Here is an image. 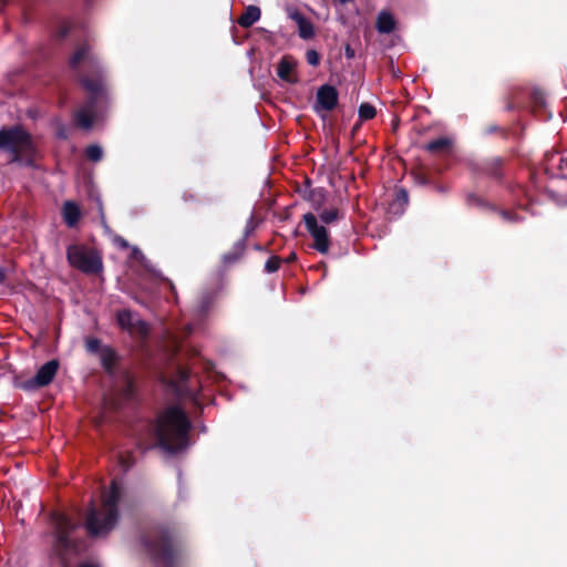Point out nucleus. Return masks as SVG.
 I'll return each instance as SVG.
<instances>
[{"mask_svg": "<svg viewBox=\"0 0 567 567\" xmlns=\"http://www.w3.org/2000/svg\"><path fill=\"white\" fill-rule=\"evenodd\" d=\"M59 363L56 360H51L44 363L35 373V375L20 384L27 391H32L48 385L56 374Z\"/></svg>", "mask_w": 567, "mask_h": 567, "instance_id": "1a4fd4ad", "label": "nucleus"}, {"mask_svg": "<svg viewBox=\"0 0 567 567\" xmlns=\"http://www.w3.org/2000/svg\"><path fill=\"white\" fill-rule=\"evenodd\" d=\"M260 9L255 6H249L245 13L239 18L238 22L241 27L248 28L260 19Z\"/></svg>", "mask_w": 567, "mask_h": 567, "instance_id": "f3484780", "label": "nucleus"}, {"mask_svg": "<svg viewBox=\"0 0 567 567\" xmlns=\"http://www.w3.org/2000/svg\"><path fill=\"white\" fill-rule=\"evenodd\" d=\"M66 33H68V27H66V25L61 27V29H60V34H59V35H60L61 38H63V37H65V35H66Z\"/></svg>", "mask_w": 567, "mask_h": 567, "instance_id": "72a5a7b5", "label": "nucleus"}, {"mask_svg": "<svg viewBox=\"0 0 567 567\" xmlns=\"http://www.w3.org/2000/svg\"><path fill=\"white\" fill-rule=\"evenodd\" d=\"M66 257L71 266L83 272L95 274L102 269V262L97 255L82 246H70Z\"/></svg>", "mask_w": 567, "mask_h": 567, "instance_id": "39448f33", "label": "nucleus"}, {"mask_svg": "<svg viewBox=\"0 0 567 567\" xmlns=\"http://www.w3.org/2000/svg\"><path fill=\"white\" fill-rule=\"evenodd\" d=\"M152 551L155 554V555H159V551H163V554L166 553V545H162V548L161 549H157V548H153Z\"/></svg>", "mask_w": 567, "mask_h": 567, "instance_id": "2f4dec72", "label": "nucleus"}, {"mask_svg": "<svg viewBox=\"0 0 567 567\" xmlns=\"http://www.w3.org/2000/svg\"><path fill=\"white\" fill-rule=\"evenodd\" d=\"M54 527V547L58 551L71 549L74 547L70 538L71 533L78 527L65 514L55 513L52 516Z\"/></svg>", "mask_w": 567, "mask_h": 567, "instance_id": "423d86ee", "label": "nucleus"}, {"mask_svg": "<svg viewBox=\"0 0 567 567\" xmlns=\"http://www.w3.org/2000/svg\"><path fill=\"white\" fill-rule=\"evenodd\" d=\"M237 258H238L237 256L225 255L224 256V261L225 262H231V261H235Z\"/></svg>", "mask_w": 567, "mask_h": 567, "instance_id": "7c9ffc66", "label": "nucleus"}, {"mask_svg": "<svg viewBox=\"0 0 567 567\" xmlns=\"http://www.w3.org/2000/svg\"><path fill=\"white\" fill-rule=\"evenodd\" d=\"M86 350L91 353H101V349H103L104 347L101 346V342L100 340L95 339V338H91V339H87L86 340Z\"/></svg>", "mask_w": 567, "mask_h": 567, "instance_id": "5701e85b", "label": "nucleus"}, {"mask_svg": "<svg viewBox=\"0 0 567 567\" xmlns=\"http://www.w3.org/2000/svg\"><path fill=\"white\" fill-rule=\"evenodd\" d=\"M59 136H60V137H62V138H64V137H65L64 132H59Z\"/></svg>", "mask_w": 567, "mask_h": 567, "instance_id": "ea45409f", "label": "nucleus"}, {"mask_svg": "<svg viewBox=\"0 0 567 567\" xmlns=\"http://www.w3.org/2000/svg\"><path fill=\"white\" fill-rule=\"evenodd\" d=\"M63 218L69 227L76 225L80 218V208L73 202H65L62 209Z\"/></svg>", "mask_w": 567, "mask_h": 567, "instance_id": "2eb2a0df", "label": "nucleus"}, {"mask_svg": "<svg viewBox=\"0 0 567 567\" xmlns=\"http://www.w3.org/2000/svg\"><path fill=\"white\" fill-rule=\"evenodd\" d=\"M395 22L389 12H380L377 19V29L380 33H390L394 30Z\"/></svg>", "mask_w": 567, "mask_h": 567, "instance_id": "dca6fc26", "label": "nucleus"}, {"mask_svg": "<svg viewBox=\"0 0 567 567\" xmlns=\"http://www.w3.org/2000/svg\"><path fill=\"white\" fill-rule=\"evenodd\" d=\"M333 1L337 3H340V4H344V3L349 2L350 0H333Z\"/></svg>", "mask_w": 567, "mask_h": 567, "instance_id": "58836bf2", "label": "nucleus"}, {"mask_svg": "<svg viewBox=\"0 0 567 567\" xmlns=\"http://www.w3.org/2000/svg\"><path fill=\"white\" fill-rule=\"evenodd\" d=\"M189 379V374L186 370L179 369L176 374V379L171 380L168 382V386L178 395H192L193 390H190L187 385Z\"/></svg>", "mask_w": 567, "mask_h": 567, "instance_id": "9b49d317", "label": "nucleus"}, {"mask_svg": "<svg viewBox=\"0 0 567 567\" xmlns=\"http://www.w3.org/2000/svg\"><path fill=\"white\" fill-rule=\"evenodd\" d=\"M79 567H97V566H96V565H94V564H89V563H87V564H82V565H80Z\"/></svg>", "mask_w": 567, "mask_h": 567, "instance_id": "4c0bfd02", "label": "nucleus"}, {"mask_svg": "<svg viewBox=\"0 0 567 567\" xmlns=\"http://www.w3.org/2000/svg\"><path fill=\"white\" fill-rule=\"evenodd\" d=\"M451 140L447 137H440L426 144L425 148L432 153H439L450 147Z\"/></svg>", "mask_w": 567, "mask_h": 567, "instance_id": "a211bd4d", "label": "nucleus"}, {"mask_svg": "<svg viewBox=\"0 0 567 567\" xmlns=\"http://www.w3.org/2000/svg\"><path fill=\"white\" fill-rule=\"evenodd\" d=\"M122 496V488L113 481L111 488L103 495L102 507H92L86 518V528L92 536H104L113 529L117 522V504Z\"/></svg>", "mask_w": 567, "mask_h": 567, "instance_id": "7ed1b4c3", "label": "nucleus"}, {"mask_svg": "<svg viewBox=\"0 0 567 567\" xmlns=\"http://www.w3.org/2000/svg\"><path fill=\"white\" fill-rule=\"evenodd\" d=\"M346 54L348 58H353V55H354L353 51L349 47H347V49H346Z\"/></svg>", "mask_w": 567, "mask_h": 567, "instance_id": "c9c22d12", "label": "nucleus"}, {"mask_svg": "<svg viewBox=\"0 0 567 567\" xmlns=\"http://www.w3.org/2000/svg\"><path fill=\"white\" fill-rule=\"evenodd\" d=\"M131 256H132V258L136 259L142 266H144L145 268H148V260L146 259L144 254L137 247L132 248Z\"/></svg>", "mask_w": 567, "mask_h": 567, "instance_id": "b1692460", "label": "nucleus"}, {"mask_svg": "<svg viewBox=\"0 0 567 567\" xmlns=\"http://www.w3.org/2000/svg\"><path fill=\"white\" fill-rule=\"evenodd\" d=\"M319 218L324 224H330L339 218L338 209H326L320 213Z\"/></svg>", "mask_w": 567, "mask_h": 567, "instance_id": "4be33fe9", "label": "nucleus"}, {"mask_svg": "<svg viewBox=\"0 0 567 567\" xmlns=\"http://www.w3.org/2000/svg\"><path fill=\"white\" fill-rule=\"evenodd\" d=\"M189 429L190 422L186 413L177 406H171L157 419L155 431L158 444L168 453L178 452L189 443Z\"/></svg>", "mask_w": 567, "mask_h": 567, "instance_id": "f03ea898", "label": "nucleus"}, {"mask_svg": "<svg viewBox=\"0 0 567 567\" xmlns=\"http://www.w3.org/2000/svg\"><path fill=\"white\" fill-rule=\"evenodd\" d=\"M6 279V270L0 268V284H2Z\"/></svg>", "mask_w": 567, "mask_h": 567, "instance_id": "f704fd0d", "label": "nucleus"}, {"mask_svg": "<svg viewBox=\"0 0 567 567\" xmlns=\"http://www.w3.org/2000/svg\"><path fill=\"white\" fill-rule=\"evenodd\" d=\"M557 167L559 173L558 176L561 178H567V156L563 157L559 154L548 155L546 158V169H553Z\"/></svg>", "mask_w": 567, "mask_h": 567, "instance_id": "4468645a", "label": "nucleus"}, {"mask_svg": "<svg viewBox=\"0 0 567 567\" xmlns=\"http://www.w3.org/2000/svg\"><path fill=\"white\" fill-rule=\"evenodd\" d=\"M556 202L560 205H566L567 204V200L566 199H563V198H556Z\"/></svg>", "mask_w": 567, "mask_h": 567, "instance_id": "e433bc0d", "label": "nucleus"}, {"mask_svg": "<svg viewBox=\"0 0 567 567\" xmlns=\"http://www.w3.org/2000/svg\"><path fill=\"white\" fill-rule=\"evenodd\" d=\"M396 204L406 205L408 203V193L404 189H400L396 195Z\"/></svg>", "mask_w": 567, "mask_h": 567, "instance_id": "bb28decb", "label": "nucleus"}, {"mask_svg": "<svg viewBox=\"0 0 567 567\" xmlns=\"http://www.w3.org/2000/svg\"><path fill=\"white\" fill-rule=\"evenodd\" d=\"M86 156L93 162H99L103 156V150L100 145L93 144L87 146Z\"/></svg>", "mask_w": 567, "mask_h": 567, "instance_id": "412c9836", "label": "nucleus"}, {"mask_svg": "<svg viewBox=\"0 0 567 567\" xmlns=\"http://www.w3.org/2000/svg\"><path fill=\"white\" fill-rule=\"evenodd\" d=\"M279 265H280V258L278 257H270L266 264H265V268L268 272H275L278 268H279Z\"/></svg>", "mask_w": 567, "mask_h": 567, "instance_id": "393cba45", "label": "nucleus"}, {"mask_svg": "<svg viewBox=\"0 0 567 567\" xmlns=\"http://www.w3.org/2000/svg\"><path fill=\"white\" fill-rule=\"evenodd\" d=\"M307 62L310 65H317L319 63V54L315 50H309L306 54Z\"/></svg>", "mask_w": 567, "mask_h": 567, "instance_id": "a878e982", "label": "nucleus"}, {"mask_svg": "<svg viewBox=\"0 0 567 567\" xmlns=\"http://www.w3.org/2000/svg\"><path fill=\"white\" fill-rule=\"evenodd\" d=\"M338 102V93L333 86L322 85L317 92L316 111H331Z\"/></svg>", "mask_w": 567, "mask_h": 567, "instance_id": "9d476101", "label": "nucleus"}, {"mask_svg": "<svg viewBox=\"0 0 567 567\" xmlns=\"http://www.w3.org/2000/svg\"><path fill=\"white\" fill-rule=\"evenodd\" d=\"M289 17L298 24L299 35L302 39H310L313 37L315 30L312 23L301 13L293 11L289 14Z\"/></svg>", "mask_w": 567, "mask_h": 567, "instance_id": "ddd939ff", "label": "nucleus"}, {"mask_svg": "<svg viewBox=\"0 0 567 567\" xmlns=\"http://www.w3.org/2000/svg\"><path fill=\"white\" fill-rule=\"evenodd\" d=\"M114 244L123 249L128 248V243L121 236H115L113 239Z\"/></svg>", "mask_w": 567, "mask_h": 567, "instance_id": "c85d7f7f", "label": "nucleus"}, {"mask_svg": "<svg viewBox=\"0 0 567 567\" xmlns=\"http://www.w3.org/2000/svg\"><path fill=\"white\" fill-rule=\"evenodd\" d=\"M0 151L11 155L12 162L30 157L34 153L31 136L20 126L0 130Z\"/></svg>", "mask_w": 567, "mask_h": 567, "instance_id": "20e7f679", "label": "nucleus"}, {"mask_svg": "<svg viewBox=\"0 0 567 567\" xmlns=\"http://www.w3.org/2000/svg\"><path fill=\"white\" fill-rule=\"evenodd\" d=\"M96 206L99 208V213H100V217H101V221H102V225L107 228L106 226V223H105V216H104V212H103V204H102V200L97 197L96 198Z\"/></svg>", "mask_w": 567, "mask_h": 567, "instance_id": "cd10ccee", "label": "nucleus"}, {"mask_svg": "<svg viewBox=\"0 0 567 567\" xmlns=\"http://www.w3.org/2000/svg\"><path fill=\"white\" fill-rule=\"evenodd\" d=\"M116 321L121 329L131 336L144 338L150 332L148 324L140 318V316L128 309L120 310L116 313Z\"/></svg>", "mask_w": 567, "mask_h": 567, "instance_id": "0eeeda50", "label": "nucleus"}, {"mask_svg": "<svg viewBox=\"0 0 567 567\" xmlns=\"http://www.w3.org/2000/svg\"><path fill=\"white\" fill-rule=\"evenodd\" d=\"M502 216L505 220H508V221H517V220H520L522 218L518 217L516 214H513V213H509V212H503L502 213Z\"/></svg>", "mask_w": 567, "mask_h": 567, "instance_id": "c756f323", "label": "nucleus"}, {"mask_svg": "<svg viewBox=\"0 0 567 567\" xmlns=\"http://www.w3.org/2000/svg\"><path fill=\"white\" fill-rule=\"evenodd\" d=\"M207 309V301L203 299L199 305V311L204 312Z\"/></svg>", "mask_w": 567, "mask_h": 567, "instance_id": "473e14b6", "label": "nucleus"}, {"mask_svg": "<svg viewBox=\"0 0 567 567\" xmlns=\"http://www.w3.org/2000/svg\"><path fill=\"white\" fill-rule=\"evenodd\" d=\"M295 69L296 62L288 56H284L278 63L277 75L285 82L293 83L296 82V78L293 75Z\"/></svg>", "mask_w": 567, "mask_h": 567, "instance_id": "f8f14e48", "label": "nucleus"}, {"mask_svg": "<svg viewBox=\"0 0 567 567\" xmlns=\"http://www.w3.org/2000/svg\"><path fill=\"white\" fill-rule=\"evenodd\" d=\"M303 221L307 230L315 240L313 247L319 252L327 254L330 246L327 228L322 225H319L317 217L311 213L303 215Z\"/></svg>", "mask_w": 567, "mask_h": 567, "instance_id": "6e6552de", "label": "nucleus"}, {"mask_svg": "<svg viewBox=\"0 0 567 567\" xmlns=\"http://www.w3.org/2000/svg\"><path fill=\"white\" fill-rule=\"evenodd\" d=\"M70 66L84 72L81 75V83L90 97L87 103L76 112L75 121L80 127L90 130L100 120L106 103L103 68L87 44L75 50L70 59Z\"/></svg>", "mask_w": 567, "mask_h": 567, "instance_id": "f257e3e1", "label": "nucleus"}, {"mask_svg": "<svg viewBox=\"0 0 567 567\" xmlns=\"http://www.w3.org/2000/svg\"><path fill=\"white\" fill-rule=\"evenodd\" d=\"M375 116V109L369 103H362L359 106V117L361 121H368Z\"/></svg>", "mask_w": 567, "mask_h": 567, "instance_id": "aec40b11", "label": "nucleus"}, {"mask_svg": "<svg viewBox=\"0 0 567 567\" xmlns=\"http://www.w3.org/2000/svg\"><path fill=\"white\" fill-rule=\"evenodd\" d=\"M100 358L104 368L106 370H111L115 360L114 351L109 347H104L103 349H101Z\"/></svg>", "mask_w": 567, "mask_h": 567, "instance_id": "6ab92c4d", "label": "nucleus"}]
</instances>
